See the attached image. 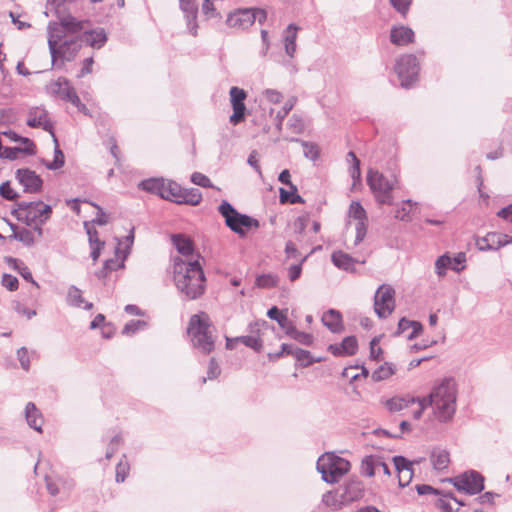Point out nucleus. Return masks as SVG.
<instances>
[{"instance_id": "obj_1", "label": "nucleus", "mask_w": 512, "mask_h": 512, "mask_svg": "<svg viewBox=\"0 0 512 512\" xmlns=\"http://www.w3.org/2000/svg\"><path fill=\"white\" fill-rule=\"evenodd\" d=\"M84 28V22L75 18L63 19L50 27L48 44L53 58L73 60L78 54L81 43L77 34Z\"/></svg>"}, {"instance_id": "obj_2", "label": "nucleus", "mask_w": 512, "mask_h": 512, "mask_svg": "<svg viewBox=\"0 0 512 512\" xmlns=\"http://www.w3.org/2000/svg\"><path fill=\"white\" fill-rule=\"evenodd\" d=\"M173 275L176 287L189 299H196L204 293L205 276L199 260L173 259Z\"/></svg>"}, {"instance_id": "obj_3", "label": "nucleus", "mask_w": 512, "mask_h": 512, "mask_svg": "<svg viewBox=\"0 0 512 512\" xmlns=\"http://www.w3.org/2000/svg\"><path fill=\"white\" fill-rule=\"evenodd\" d=\"M85 213L82 215V208L77 200H74L71 208L77 215L82 216L85 221V229L89 238L91 248V258L96 262L100 256L104 242L100 241L97 231L94 229L93 224L105 225L109 221V216L97 205L83 201Z\"/></svg>"}, {"instance_id": "obj_4", "label": "nucleus", "mask_w": 512, "mask_h": 512, "mask_svg": "<svg viewBox=\"0 0 512 512\" xmlns=\"http://www.w3.org/2000/svg\"><path fill=\"white\" fill-rule=\"evenodd\" d=\"M457 388L452 379H445L435 386L427 403L432 405L435 418L440 422H448L456 411Z\"/></svg>"}, {"instance_id": "obj_5", "label": "nucleus", "mask_w": 512, "mask_h": 512, "mask_svg": "<svg viewBox=\"0 0 512 512\" xmlns=\"http://www.w3.org/2000/svg\"><path fill=\"white\" fill-rule=\"evenodd\" d=\"M215 328L206 312L190 317L187 334L195 348L204 354H210L215 348Z\"/></svg>"}, {"instance_id": "obj_6", "label": "nucleus", "mask_w": 512, "mask_h": 512, "mask_svg": "<svg viewBox=\"0 0 512 512\" xmlns=\"http://www.w3.org/2000/svg\"><path fill=\"white\" fill-rule=\"evenodd\" d=\"M367 185L378 204L391 205L393 203L392 193L398 188L399 179L394 175L390 180L379 171L370 169L367 172Z\"/></svg>"}, {"instance_id": "obj_7", "label": "nucleus", "mask_w": 512, "mask_h": 512, "mask_svg": "<svg viewBox=\"0 0 512 512\" xmlns=\"http://www.w3.org/2000/svg\"><path fill=\"white\" fill-rule=\"evenodd\" d=\"M130 244L118 241L113 252V256L105 259L102 267L97 270L98 279L107 283L117 277V273L125 268V261L129 255Z\"/></svg>"}, {"instance_id": "obj_8", "label": "nucleus", "mask_w": 512, "mask_h": 512, "mask_svg": "<svg viewBox=\"0 0 512 512\" xmlns=\"http://www.w3.org/2000/svg\"><path fill=\"white\" fill-rule=\"evenodd\" d=\"M381 403L390 413L400 412L412 407L411 416L415 420H419L422 417L424 410L428 406L426 397H414L410 394L393 396L383 400Z\"/></svg>"}, {"instance_id": "obj_9", "label": "nucleus", "mask_w": 512, "mask_h": 512, "mask_svg": "<svg viewBox=\"0 0 512 512\" xmlns=\"http://www.w3.org/2000/svg\"><path fill=\"white\" fill-rule=\"evenodd\" d=\"M219 212L224 217L226 225L240 236H245L252 228H258L259 222L245 214L239 213L230 203L223 201Z\"/></svg>"}, {"instance_id": "obj_10", "label": "nucleus", "mask_w": 512, "mask_h": 512, "mask_svg": "<svg viewBox=\"0 0 512 512\" xmlns=\"http://www.w3.org/2000/svg\"><path fill=\"white\" fill-rule=\"evenodd\" d=\"M317 469L327 483H336L350 469L349 461L332 453L322 455L317 461Z\"/></svg>"}, {"instance_id": "obj_11", "label": "nucleus", "mask_w": 512, "mask_h": 512, "mask_svg": "<svg viewBox=\"0 0 512 512\" xmlns=\"http://www.w3.org/2000/svg\"><path fill=\"white\" fill-rule=\"evenodd\" d=\"M51 207L43 202L21 203L15 210L16 218L29 225L37 226L51 215Z\"/></svg>"}, {"instance_id": "obj_12", "label": "nucleus", "mask_w": 512, "mask_h": 512, "mask_svg": "<svg viewBox=\"0 0 512 512\" xmlns=\"http://www.w3.org/2000/svg\"><path fill=\"white\" fill-rule=\"evenodd\" d=\"M177 204L197 206L202 201V194L197 189H184L172 180H166L162 197Z\"/></svg>"}, {"instance_id": "obj_13", "label": "nucleus", "mask_w": 512, "mask_h": 512, "mask_svg": "<svg viewBox=\"0 0 512 512\" xmlns=\"http://www.w3.org/2000/svg\"><path fill=\"white\" fill-rule=\"evenodd\" d=\"M420 65L417 58L412 54H405L398 58L395 65L401 85L403 87L410 86L418 78Z\"/></svg>"}, {"instance_id": "obj_14", "label": "nucleus", "mask_w": 512, "mask_h": 512, "mask_svg": "<svg viewBox=\"0 0 512 512\" xmlns=\"http://www.w3.org/2000/svg\"><path fill=\"white\" fill-rule=\"evenodd\" d=\"M395 309V290L386 284L381 285L374 296V310L380 318H386Z\"/></svg>"}, {"instance_id": "obj_15", "label": "nucleus", "mask_w": 512, "mask_h": 512, "mask_svg": "<svg viewBox=\"0 0 512 512\" xmlns=\"http://www.w3.org/2000/svg\"><path fill=\"white\" fill-rule=\"evenodd\" d=\"M50 90L53 94L59 96L78 108L79 111L87 113V107L81 102L75 89L70 85L66 78L60 77L50 84Z\"/></svg>"}, {"instance_id": "obj_16", "label": "nucleus", "mask_w": 512, "mask_h": 512, "mask_svg": "<svg viewBox=\"0 0 512 512\" xmlns=\"http://www.w3.org/2000/svg\"><path fill=\"white\" fill-rule=\"evenodd\" d=\"M264 99L267 103L271 105H278L282 103V106L280 109L276 110L275 108H270V114L275 113V117L278 121V125L280 126L282 124L283 119L288 115V113L292 110L296 103V99L291 97L285 101H283V95L273 89H267L264 93Z\"/></svg>"}, {"instance_id": "obj_17", "label": "nucleus", "mask_w": 512, "mask_h": 512, "mask_svg": "<svg viewBox=\"0 0 512 512\" xmlns=\"http://www.w3.org/2000/svg\"><path fill=\"white\" fill-rule=\"evenodd\" d=\"M229 96L233 109V113L229 117V121L232 125L236 126L245 120L246 106L244 102L247 98V93L244 89L233 86L230 88Z\"/></svg>"}, {"instance_id": "obj_18", "label": "nucleus", "mask_w": 512, "mask_h": 512, "mask_svg": "<svg viewBox=\"0 0 512 512\" xmlns=\"http://www.w3.org/2000/svg\"><path fill=\"white\" fill-rule=\"evenodd\" d=\"M258 19L262 23L266 19V12L264 10L245 9L234 12L228 16L227 22L231 27L246 28Z\"/></svg>"}, {"instance_id": "obj_19", "label": "nucleus", "mask_w": 512, "mask_h": 512, "mask_svg": "<svg viewBox=\"0 0 512 512\" xmlns=\"http://www.w3.org/2000/svg\"><path fill=\"white\" fill-rule=\"evenodd\" d=\"M452 482L457 490L471 495L477 494L484 489V479L477 472L464 473L455 477Z\"/></svg>"}, {"instance_id": "obj_20", "label": "nucleus", "mask_w": 512, "mask_h": 512, "mask_svg": "<svg viewBox=\"0 0 512 512\" xmlns=\"http://www.w3.org/2000/svg\"><path fill=\"white\" fill-rule=\"evenodd\" d=\"M268 327V323L264 320L255 321L249 326L250 334L238 337V342H241L245 346L259 352L263 347L262 335Z\"/></svg>"}, {"instance_id": "obj_21", "label": "nucleus", "mask_w": 512, "mask_h": 512, "mask_svg": "<svg viewBox=\"0 0 512 512\" xmlns=\"http://www.w3.org/2000/svg\"><path fill=\"white\" fill-rule=\"evenodd\" d=\"M349 218L355 221L356 243L363 240L367 230V213L358 201H353L349 206Z\"/></svg>"}, {"instance_id": "obj_22", "label": "nucleus", "mask_w": 512, "mask_h": 512, "mask_svg": "<svg viewBox=\"0 0 512 512\" xmlns=\"http://www.w3.org/2000/svg\"><path fill=\"white\" fill-rule=\"evenodd\" d=\"M509 243H512V237L499 232H489L475 241L478 249L482 251L497 250Z\"/></svg>"}, {"instance_id": "obj_23", "label": "nucleus", "mask_w": 512, "mask_h": 512, "mask_svg": "<svg viewBox=\"0 0 512 512\" xmlns=\"http://www.w3.org/2000/svg\"><path fill=\"white\" fill-rule=\"evenodd\" d=\"M27 125L33 128H42L50 132L55 142L57 139L53 133V125L48 117L47 111L43 107H33L27 114Z\"/></svg>"}, {"instance_id": "obj_24", "label": "nucleus", "mask_w": 512, "mask_h": 512, "mask_svg": "<svg viewBox=\"0 0 512 512\" xmlns=\"http://www.w3.org/2000/svg\"><path fill=\"white\" fill-rule=\"evenodd\" d=\"M382 471L384 475L390 476L388 465L383 461L382 457L369 455L363 458L360 466V472L366 477H373L377 472Z\"/></svg>"}, {"instance_id": "obj_25", "label": "nucleus", "mask_w": 512, "mask_h": 512, "mask_svg": "<svg viewBox=\"0 0 512 512\" xmlns=\"http://www.w3.org/2000/svg\"><path fill=\"white\" fill-rule=\"evenodd\" d=\"M171 240L180 254L179 258L184 259V261L199 260L200 255L194 252V244L189 237L183 234H176L172 235Z\"/></svg>"}, {"instance_id": "obj_26", "label": "nucleus", "mask_w": 512, "mask_h": 512, "mask_svg": "<svg viewBox=\"0 0 512 512\" xmlns=\"http://www.w3.org/2000/svg\"><path fill=\"white\" fill-rule=\"evenodd\" d=\"M393 462L398 474L399 486H407L413 478L412 463L402 456L394 457Z\"/></svg>"}, {"instance_id": "obj_27", "label": "nucleus", "mask_w": 512, "mask_h": 512, "mask_svg": "<svg viewBox=\"0 0 512 512\" xmlns=\"http://www.w3.org/2000/svg\"><path fill=\"white\" fill-rule=\"evenodd\" d=\"M267 316L275 320L287 336L293 332L295 325L289 319L287 309L280 310L278 307L273 306L267 311Z\"/></svg>"}, {"instance_id": "obj_28", "label": "nucleus", "mask_w": 512, "mask_h": 512, "mask_svg": "<svg viewBox=\"0 0 512 512\" xmlns=\"http://www.w3.org/2000/svg\"><path fill=\"white\" fill-rule=\"evenodd\" d=\"M17 178L23 187L31 192L40 190L42 180L39 175L29 169H20L17 171Z\"/></svg>"}, {"instance_id": "obj_29", "label": "nucleus", "mask_w": 512, "mask_h": 512, "mask_svg": "<svg viewBox=\"0 0 512 512\" xmlns=\"http://www.w3.org/2000/svg\"><path fill=\"white\" fill-rule=\"evenodd\" d=\"M391 42L398 46H405L414 42V32L405 26H395L390 33Z\"/></svg>"}, {"instance_id": "obj_30", "label": "nucleus", "mask_w": 512, "mask_h": 512, "mask_svg": "<svg viewBox=\"0 0 512 512\" xmlns=\"http://www.w3.org/2000/svg\"><path fill=\"white\" fill-rule=\"evenodd\" d=\"M283 354H292L299 362V364L303 367H307L313 364L314 362L321 361V358L314 359L311 356L310 352L304 349L298 348L292 352L287 344H282L281 352H279L276 356L280 357Z\"/></svg>"}, {"instance_id": "obj_31", "label": "nucleus", "mask_w": 512, "mask_h": 512, "mask_svg": "<svg viewBox=\"0 0 512 512\" xmlns=\"http://www.w3.org/2000/svg\"><path fill=\"white\" fill-rule=\"evenodd\" d=\"M331 260L337 268L347 272H355V266L358 263L356 259L341 250L334 251Z\"/></svg>"}, {"instance_id": "obj_32", "label": "nucleus", "mask_w": 512, "mask_h": 512, "mask_svg": "<svg viewBox=\"0 0 512 512\" xmlns=\"http://www.w3.org/2000/svg\"><path fill=\"white\" fill-rule=\"evenodd\" d=\"M25 414L29 426L36 431L41 432L44 419L41 412L37 409L34 403L29 402L26 405Z\"/></svg>"}, {"instance_id": "obj_33", "label": "nucleus", "mask_w": 512, "mask_h": 512, "mask_svg": "<svg viewBox=\"0 0 512 512\" xmlns=\"http://www.w3.org/2000/svg\"><path fill=\"white\" fill-rule=\"evenodd\" d=\"M431 463L434 469L443 471L450 465V454L443 449H435L430 456Z\"/></svg>"}, {"instance_id": "obj_34", "label": "nucleus", "mask_w": 512, "mask_h": 512, "mask_svg": "<svg viewBox=\"0 0 512 512\" xmlns=\"http://www.w3.org/2000/svg\"><path fill=\"white\" fill-rule=\"evenodd\" d=\"M83 37L87 45L97 49L101 48L107 40L103 29L86 31Z\"/></svg>"}, {"instance_id": "obj_35", "label": "nucleus", "mask_w": 512, "mask_h": 512, "mask_svg": "<svg viewBox=\"0 0 512 512\" xmlns=\"http://www.w3.org/2000/svg\"><path fill=\"white\" fill-rule=\"evenodd\" d=\"M397 368L395 364L391 362H385L380 365L371 375L374 382H380L390 379L396 374Z\"/></svg>"}, {"instance_id": "obj_36", "label": "nucleus", "mask_w": 512, "mask_h": 512, "mask_svg": "<svg viewBox=\"0 0 512 512\" xmlns=\"http://www.w3.org/2000/svg\"><path fill=\"white\" fill-rule=\"evenodd\" d=\"M322 322L332 332H339L342 329V317L338 311L329 310L324 313Z\"/></svg>"}, {"instance_id": "obj_37", "label": "nucleus", "mask_w": 512, "mask_h": 512, "mask_svg": "<svg viewBox=\"0 0 512 512\" xmlns=\"http://www.w3.org/2000/svg\"><path fill=\"white\" fill-rule=\"evenodd\" d=\"M67 301L71 306L90 309L92 307V303L85 300L83 297L82 291L76 287H71L67 293Z\"/></svg>"}, {"instance_id": "obj_38", "label": "nucleus", "mask_w": 512, "mask_h": 512, "mask_svg": "<svg viewBox=\"0 0 512 512\" xmlns=\"http://www.w3.org/2000/svg\"><path fill=\"white\" fill-rule=\"evenodd\" d=\"M434 504L443 512H456L462 505L456 498L449 495L437 497Z\"/></svg>"}, {"instance_id": "obj_39", "label": "nucleus", "mask_w": 512, "mask_h": 512, "mask_svg": "<svg viewBox=\"0 0 512 512\" xmlns=\"http://www.w3.org/2000/svg\"><path fill=\"white\" fill-rule=\"evenodd\" d=\"M166 179L163 178H152L142 181L139 186L143 190L156 194L162 197L163 189L165 186Z\"/></svg>"}, {"instance_id": "obj_40", "label": "nucleus", "mask_w": 512, "mask_h": 512, "mask_svg": "<svg viewBox=\"0 0 512 512\" xmlns=\"http://www.w3.org/2000/svg\"><path fill=\"white\" fill-rule=\"evenodd\" d=\"M298 27L289 25L285 32L284 46L286 53L293 57L296 52V38H297Z\"/></svg>"}, {"instance_id": "obj_41", "label": "nucleus", "mask_w": 512, "mask_h": 512, "mask_svg": "<svg viewBox=\"0 0 512 512\" xmlns=\"http://www.w3.org/2000/svg\"><path fill=\"white\" fill-rule=\"evenodd\" d=\"M369 375V371L364 366H349L346 367L343 372L342 376L349 381H357L361 378H367Z\"/></svg>"}, {"instance_id": "obj_42", "label": "nucleus", "mask_w": 512, "mask_h": 512, "mask_svg": "<svg viewBox=\"0 0 512 512\" xmlns=\"http://www.w3.org/2000/svg\"><path fill=\"white\" fill-rule=\"evenodd\" d=\"M417 203L411 200H406L402 202V205L395 212V217L402 221H408L411 219L412 214L417 209Z\"/></svg>"}, {"instance_id": "obj_43", "label": "nucleus", "mask_w": 512, "mask_h": 512, "mask_svg": "<svg viewBox=\"0 0 512 512\" xmlns=\"http://www.w3.org/2000/svg\"><path fill=\"white\" fill-rule=\"evenodd\" d=\"M280 202L281 203H303V198L297 193V188L295 185H291L289 190L284 188H280Z\"/></svg>"}, {"instance_id": "obj_44", "label": "nucleus", "mask_w": 512, "mask_h": 512, "mask_svg": "<svg viewBox=\"0 0 512 512\" xmlns=\"http://www.w3.org/2000/svg\"><path fill=\"white\" fill-rule=\"evenodd\" d=\"M45 481L48 491L51 495H56L59 492L58 484L65 485L66 481L59 475L52 473L51 475H45Z\"/></svg>"}, {"instance_id": "obj_45", "label": "nucleus", "mask_w": 512, "mask_h": 512, "mask_svg": "<svg viewBox=\"0 0 512 512\" xmlns=\"http://www.w3.org/2000/svg\"><path fill=\"white\" fill-rule=\"evenodd\" d=\"M341 344L342 351L344 352L345 356H351L357 352L358 342L354 336H348L344 338Z\"/></svg>"}, {"instance_id": "obj_46", "label": "nucleus", "mask_w": 512, "mask_h": 512, "mask_svg": "<svg viewBox=\"0 0 512 512\" xmlns=\"http://www.w3.org/2000/svg\"><path fill=\"white\" fill-rule=\"evenodd\" d=\"M383 354V349L380 346V337H374L370 342L369 358L374 361H380L383 359Z\"/></svg>"}, {"instance_id": "obj_47", "label": "nucleus", "mask_w": 512, "mask_h": 512, "mask_svg": "<svg viewBox=\"0 0 512 512\" xmlns=\"http://www.w3.org/2000/svg\"><path fill=\"white\" fill-rule=\"evenodd\" d=\"M289 337L304 345H310L313 342L311 334L297 330L296 326L294 327L293 332L289 334Z\"/></svg>"}, {"instance_id": "obj_48", "label": "nucleus", "mask_w": 512, "mask_h": 512, "mask_svg": "<svg viewBox=\"0 0 512 512\" xmlns=\"http://www.w3.org/2000/svg\"><path fill=\"white\" fill-rule=\"evenodd\" d=\"M277 278L273 275H260L256 278V285L260 288H272L277 285Z\"/></svg>"}, {"instance_id": "obj_49", "label": "nucleus", "mask_w": 512, "mask_h": 512, "mask_svg": "<svg viewBox=\"0 0 512 512\" xmlns=\"http://www.w3.org/2000/svg\"><path fill=\"white\" fill-rule=\"evenodd\" d=\"M12 139L16 142H19L22 145V147L20 148L21 150H23L29 154L35 153L36 146H35L34 142L32 140H30L29 138L20 137V136H17L16 134H14Z\"/></svg>"}, {"instance_id": "obj_50", "label": "nucleus", "mask_w": 512, "mask_h": 512, "mask_svg": "<svg viewBox=\"0 0 512 512\" xmlns=\"http://www.w3.org/2000/svg\"><path fill=\"white\" fill-rule=\"evenodd\" d=\"M452 260L449 256L443 255L436 261L435 267L438 275L442 276L445 274L447 268H451Z\"/></svg>"}, {"instance_id": "obj_51", "label": "nucleus", "mask_w": 512, "mask_h": 512, "mask_svg": "<svg viewBox=\"0 0 512 512\" xmlns=\"http://www.w3.org/2000/svg\"><path fill=\"white\" fill-rule=\"evenodd\" d=\"M191 181L195 185H198V186H201L204 188H210L213 186L211 183V180L206 175H204L200 172H194L191 175Z\"/></svg>"}, {"instance_id": "obj_52", "label": "nucleus", "mask_w": 512, "mask_h": 512, "mask_svg": "<svg viewBox=\"0 0 512 512\" xmlns=\"http://www.w3.org/2000/svg\"><path fill=\"white\" fill-rule=\"evenodd\" d=\"M129 473V464L126 460H120L116 466V480L123 482Z\"/></svg>"}, {"instance_id": "obj_53", "label": "nucleus", "mask_w": 512, "mask_h": 512, "mask_svg": "<svg viewBox=\"0 0 512 512\" xmlns=\"http://www.w3.org/2000/svg\"><path fill=\"white\" fill-rule=\"evenodd\" d=\"M412 0H390L392 6L405 17L408 13Z\"/></svg>"}, {"instance_id": "obj_54", "label": "nucleus", "mask_w": 512, "mask_h": 512, "mask_svg": "<svg viewBox=\"0 0 512 512\" xmlns=\"http://www.w3.org/2000/svg\"><path fill=\"white\" fill-rule=\"evenodd\" d=\"M1 282L9 291H16L18 289V279L11 274H4Z\"/></svg>"}, {"instance_id": "obj_55", "label": "nucleus", "mask_w": 512, "mask_h": 512, "mask_svg": "<svg viewBox=\"0 0 512 512\" xmlns=\"http://www.w3.org/2000/svg\"><path fill=\"white\" fill-rule=\"evenodd\" d=\"M220 367L214 359H211L208 366L207 377L203 378L202 382L205 383L207 379H216L220 374Z\"/></svg>"}, {"instance_id": "obj_56", "label": "nucleus", "mask_w": 512, "mask_h": 512, "mask_svg": "<svg viewBox=\"0 0 512 512\" xmlns=\"http://www.w3.org/2000/svg\"><path fill=\"white\" fill-rule=\"evenodd\" d=\"M304 154L307 158L315 160L320 155V149L318 145L313 143H305L304 145Z\"/></svg>"}, {"instance_id": "obj_57", "label": "nucleus", "mask_w": 512, "mask_h": 512, "mask_svg": "<svg viewBox=\"0 0 512 512\" xmlns=\"http://www.w3.org/2000/svg\"><path fill=\"white\" fill-rule=\"evenodd\" d=\"M452 264L451 269L455 271H460L464 268V263L466 261V256L464 253H458L454 258H451Z\"/></svg>"}, {"instance_id": "obj_58", "label": "nucleus", "mask_w": 512, "mask_h": 512, "mask_svg": "<svg viewBox=\"0 0 512 512\" xmlns=\"http://www.w3.org/2000/svg\"><path fill=\"white\" fill-rule=\"evenodd\" d=\"M0 195L8 200H13L16 197V192L9 183H3L0 186Z\"/></svg>"}, {"instance_id": "obj_59", "label": "nucleus", "mask_w": 512, "mask_h": 512, "mask_svg": "<svg viewBox=\"0 0 512 512\" xmlns=\"http://www.w3.org/2000/svg\"><path fill=\"white\" fill-rule=\"evenodd\" d=\"M63 164H64V155L59 149H56L55 150V158H54L53 162L48 164L47 166L50 169H58V168L62 167Z\"/></svg>"}, {"instance_id": "obj_60", "label": "nucleus", "mask_w": 512, "mask_h": 512, "mask_svg": "<svg viewBox=\"0 0 512 512\" xmlns=\"http://www.w3.org/2000/svg\"><path fill=\"white\" fill-rule=\"evenodd\" d=\"M19 360L21 362L22 367L25 370H28L29 368V361H28V351L26 348L22 347L17 352Z\"/></svg>"}, {"instance_id": "obj_61", "label": "nucleus", "mask_w": 512, "mask_h": 512, "mask_svg": "<svg viewBox=\"0 0 512 512\" xmlns=\"http://www.w3.org/2000/svg\"><path fill=\"white\" fill-rule=\"evenodd\" d=\"M302 267L301 264L292 265L288 270V276L291 281H295L301 275Z\"/></svg>"}, {"instance_id": "obj_62", "label": "nucleus", "mask_w": 512, "mask_h": 512, "mask_svg": "<svg viewBox=\"0 0 512 512\" xmlns=\"http://www.w3.org/2000/svg\"><path fill=\"white\" fill-rule=\"evenodd\" d=\"M497 216L512 223V204L498 211Z\"/></svg>"}, {"instance_id": "obj_63", "label": "nucleus", "mask_w": 512, "mask_h": 512, "mask_svg": "<svg viewBox=\"0 0 512 512\" xmlns=\"http://www.w3.org/2000/svg\"><path fill=\"white\" fill-rule=\"evenodd\" d=\"M108 146H109L111 154L115 158L116 162H118L119 161V148H118L114 138H110L108 140Z\"/></svg>"}, {"instance_id": "obj_64", "label": "nucleus", "mask_w": 512, "mask_h": 512, "mask_svg": "<svg viewBox=\"0 0 512 512\" xmlns=\"http://www.w3.org/2000/svg\"><path fill=\"white\" fill-rule=\"evenodd\" d=\"M348 157H351L353 164H354L353 173H352L353 176L359 177L360 176V161H359V159L356 157L354 152H349Z\"/></svg>"}]
</instances>
